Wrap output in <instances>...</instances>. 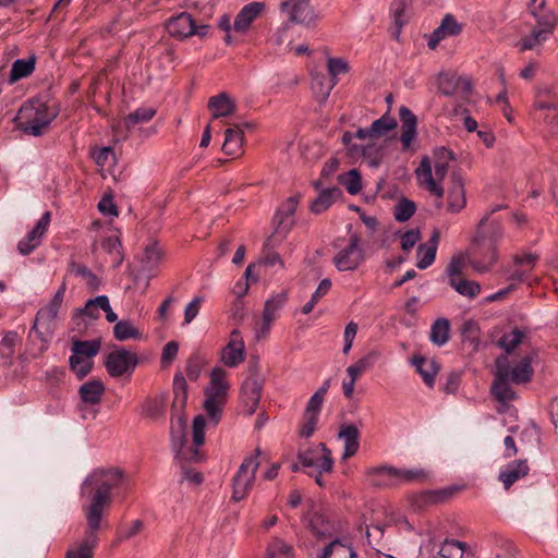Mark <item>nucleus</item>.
Returning a JSON list of instances; mask_svg holds the SVG:
<instances>
[{"label":"nucleus","instance_id":"nucleus-1","mask_svg":"<svg viewBox=\"0 0 558 558\" xmlns=\"http://www.w3.org/2000/svg\"><path fill=\"white\" fill-rule=\"evenodd\" d=\"M124 473L120 469H96L83 482L81 495L87 496L88 502L82 506L86 521L90 525H101L105 511L112 502V490L123 485Z\"/></svg>","mask_w":558,"mask_h":558},{"label":"nucleus","instance_id":"nucleus-2","mask_svg":"<svg viewBox=\"0 0 558 558\" xmlns=\"http://www.w3.org/2000/svg\"><path fill=\"white\" fill-rule=\"evenodd\" d=\"M531 15L534 22L526 24V32H522L520 38L513 44L519 52L536 51L538 53L558 26V14L546 5L545 0H541L538 5L531 8Z\"/></svg>","mask_w":558,"mask_h":558},{"label":"nucleus","instance_id":"nucleus-3","mask_svg":"<svg viewBox=\"0 0 558 558\" xmlns=\"http://www.w3.org/2000/svg\"><path fill=\"white\" fill-rule=\"evenodd\" d=\"M64 293L65 283H62L52 300L36 314L34 324L28 333L32 345H35L36 340L40 342V345L36 350H29V355L34 359L39 357L49 347L54 331V322L62 305Z\"/></svg>","mask_w":558,"mask_h":558},{"label":"nucleus","instance_id":"nucleus-4","mask_svg":"<svg viewBox=\"0 0 558 558\" xmlns=\"http://www.w3.org/2000/svg\"><path fill=\"white\" fill-rule=\"evenodd\" d=\"M56 117L57 111L53 108L43 101L31 100L20 108L16 120L23 132L39 136Z\"/></svg>","mask_w":558,"mask_h":558},{"label":"nucleus","instance_id":"nucleus-5","mask_svg":"<svg viewBox=\"0 0 558 558\" xmlns=\"http://www.w3.org/2000/svg\"><path fill=\"white\" fill-rule=\"evenodd\" d=\"M366 474L369 484L380 488L420 483L424 482L428 476L427 472L423 469H397L388 465L372 468Z\"/></svg>","mask_w":558,"mask_h":558},{"label":"nucleus","instance_id":"nucleus-6","mask_svg":"<svg viewBox=\"0 0 558 558\" xmlns=\"http://www.w3.org/2000/svg\"><path fill=\"white\" fill-rule=\"evenodd\" d=\"M226 375L225 369L220 367L213 368L209 385L205 389L204 409L214 425H217L220 421L229 389V384L225 379Z\"/></svg>","mask_w":558,"mask_h":558},{"label":"nucleus","instance_id":"nucleus-7","mask_svg":"<svg viewBox=\"0 0 558 558\" xmlns=\"http://www.w3.org/2000/svg\"><path fill=\"white\" fill-rule=\"evenodd\" d=\"M437 158L438 160L434 165V170L432 169L428 158H423L416 170V178L422 187L437 196L440 201L444 196V189L437 181L442 180L447 174L448 163L446 160L450 159L451 156L448 150L441 148L437 151Z\"/></svg>","mask_w":558,"mask_h":558},{"label":"nucleus","instance_id":"nucleus-8","mask_svg":"<svg viewBox=\"0 0 558 558\" xmlns=\"http://www.w3.org/2000/svg\"><path fill=\"white\" fill-rule=\"evenodd\" d=\"M260 449L255 450V454L246 457L241 463L238 472L232 480V499L240 501L244 499L251 490L255 481L256 471L260 464L258 456Z\"/></svg>","mask_w":558,"mask_h":558},{"label":"nucleus","instance_id":"nucleus-9","mask_svg":"<svg viewBox=\"0 0 558 558\" xmlns=\"http://www.w3.org/2000/svg\"><path fill=\"white\" fill-rule=\"evenodd\" d=\"M364 259L365 253L361 246V238L352 233L348 245L335 255L333 264L339 271H352L359 268Z\"/></svg>","mask_w":558,"mask_h":558},{"label":"nucleus","instance_id":"nucleus-10","mask_svg":"<svg viewBox=\"0 0 558 558\" xmlns=\"http://www.w3.org/2000/svg\"><path fill=\"white\" fill-rule=\"evenodd\" d=\"M166 27L169 35L178 39H184L193 35L205 37L209 31L208 25L203 24L196 26L192 15L186 12H182L177 16L171 17Z\"/></svg>","mask_w":558,"mask_h":558},{"label":"nucleus","instance_id":"nucleus-11","mask_svg":"<svg viewBox=\"0 0 558 558\" xmlns=\"http://www.w3.org/2000/svg\"><path fill=\"white\" fill-rule=\"evenodd\" d=\"M534 356V353L526 354L522 356L513 367H511L509 365L508 356L501 355L496 360V369L500 372V366H504L507 378H509L511 383L517 385L526 384L531 381L534 374V369L532 367Z\"/></svg>","mask_w":558,"mask_h":558},{"label":"nucleus","instance_id":"nucleus-12","mask_svg":"<svg viewBox=\"0 0 558 558\" xmlns=\"http://www.w3.org/2000/svg\"><path fill=\"white\" fill-rule=\"evenodd\" d=\"M138 363L137 355L124 348L110 352L105 361L107 372L112 377L131 374Z\"/></svg>","mask_w":558,"mask_h":558},{"label":"nucleus","instance_id":"nucleus-13","mask_svg":"<svg viewBox=\"0 0 558 558\" xmlns=\"http://www.w3.org/2000/svg\"><path fill=\"white\" fill-rule=\"evenodd\" d=\"M299 205L298 196H291L281 204L276 214L277 227L275 233L269 236L265 242V248H271L276 236L281 239L287 235L293 225L292 216L295 213Z\"/></svg>","mask_w":558,"mask_h":558},{"label":"nucleus","instance_id":"nucleus-14","mask_svg":"<svg viewBox=\"0 0 558 558\" xmlns=\"http://www.w3.org/2000/svg\"><path fill=\"white\" fill-rule=\"evenodd\" d=\"M280 10L289 14L290 22L304 26H311L317 20V14L311 2L286 0L280 3Z\"/></svg>","mask_w":558,"mask_h":558},{"label":"nucleus","instance_id":"nucleus-15","mask_svg":"<svg viewBox=\"0 0 558 558\" xmlns=\"http://www.w3.org/2000/svg\"><path fill=\"white\" fill-rule=\"evenodd\" d=\"M245 359V344L238 329H233L227 345L221 350L220 361L228 367H236Z\"/></svg>","mask_w":558,"mask_h":558},{"label":"nucleus","instance_id":"nucleus-16","mask_svg":"<svg viewBox=\"0 0 558 558\" xmlns=\"http://www.w3.org/2000/svg\"><path fill=\"white\" fill-rule=\"evenodd\" d=\"M51 220V214L46 211L36 226L17 244V251L22 255L31 254L41 242Z\"/></svg>","mask_w":558,"mask_h":558},{"label":"nucleus","instance_id":"nucleus-17","mask_svg":"<svg viewBox=\"0 0 558 558\" xmlns=\"http://www.w3.org/2000/svg\"><path fill=\"white\" fill-rule=\"evenodd\" d=\"M101 527L100 524L90 525V521H86V530L83 541L73 549H69L65 558H94V549L98 544L97 532Z\"/></svg>","mask_w":558,"mask_h":558},{"label":"nucleus","instance_id":"nucleus-18","mask_svg":"<svg viewBox=\"0 0 558 558\" xmlns=\"http://www.w3.org/2000/svg\"><path fill=\"white\" fill-rule=\"evenodd\" d=\"M462 29V23L458 22L452 14H446L439 26L430 34L427 46L434 50L441 40L460 35Z\"/></svg>","mask_w":558,"mask_h":558},{"label":"nucleus","instance_id":"nucleus-19","mask_svg":"<svg viewBox=\"0 0 558 558\" xmlns=\"http://www.w3.org/2000/svg\"><path fill=\"white\" fill-rule=\"evenodd\" d=\"M502 236V229L499 226V223L493 221L490 225V236H489V245L488 251L489 254L487 257L481 259V258H472L470 260L471 267L480 274L487 272L497 260V248H496V242L498 239Z\"/></svg>","mask_w":558,"mask_h":558},{"label":"nucleus","instance_id":"nucleus-20","mask_svg":"<svg viewBox=\"0 0 558 558\" xmlns=\"http://www.w3.org/2000/svg\"><path fill=\"white\" fill-rule=\"evenodd\" d=\"M252 124L244 122L242 124H232L225 132V142L222 150L229 156H240L242 154L244 143V130L251 129Z\"/></svg>","mask_w":558,"mask_h":558},{"label":"nucleus","instance_id":"nucleus-21","mask_svg":"<svg viewBox=\"0 0 558 558\" xmlns=\"http://www.w3.org/2000/svg\"><path fill=\"white\" fill-rule=\"evenodd\" d=\"M436 83L444 96H452L460 90L468 93L471 89L470 82L454 72H440Z\"/></svg>","mask_w":558,"mask_h":558},{"label":"nucleus","instance_id":"nucleus-22","mask_svg":"<svg viewBox=\"0 0 558 558\" xmlns=\"http://www.w3.org/2000/svg\"><path fill=\"white\" fill-rule=\"evenodd\" d=\"M529 471L526 460H514L500 470L498 480L502 483L504 488L508 490L517 481L526 476Z\"/></svg>","mask_w":558,"mask_h":558},{"label":"nucleus","instance_id":"nucleus-23","mask_svg":"<svg viewBox=\"0 0 558 558\" xmlns=\"http://www.w3.org/2000/svg\"><path fill=\"white\" fill-rule=\"evenodd\" d=\"M262 392V384L257 377L247 378L241 388V399L244 404L245 412L252 415L259 403Z\"/></svg>","mask_w":558,"mask_h":558},{"label":"nucleus","instance_id":"nucleus-24","mask_svg":"<svg viewBox=\"0 0 558 558\" xmlns=\"http://www.w3.org/2000/svg\"><path fill=\"white\" fill-rule=\"evenodd\" d=\"M264 9V2H251L244 5L234 19L233 31L244 34L250 28L252 22L257 19Z\"/></svg>","mask_w":558,"mask_h":558},{"label":"nucleus","instance_id":"nucleus-25","mask_svg":"<svg viewBox=\"0 0 558 558\" xmlns=\"http://www.w3.org/2000/svg\"><path fill=\"white\" fill-rule=\"evenodd\" d=\"M509 378H507L506 369L500 366V372L496 369L495 379L492 386V393L494 398L500 403H507L517 398L515 391L510 386Z\"/></svg>","mask_w":558,"mask_h":558},{"label":"nucleus","instance_id":"nucleus-26","mask_svg":"<svg viewBox=\"0 0 558 558\" xmlns=\"http://www.w3.org/2000/svg\"><path fill=\"white\" fill-rule=\"evenodd\" d=\"M399 117L402 123L400 141L402 148L407 150L416 136L417 120L414 113L404 106L399 109Z\"/></svg>","mask_w":558,"mask_h":558},{"label":"nucleus","instance_id":"nucleus-27","mask_svg":"<svg viewBox=\"0 0 558 558\" xmlns=\"http://www.w3.org/2000/svg\"><path fill=\"white\" fill-rule=\"evenodd\" d=\"M440 232L435 229L426 244H421L417 248L418 260L416 266L418 269L428 268L436 258V252L439 244Z\"/></svg>","mask_w":558,"mask_h":558},{"label":"nucleus","instance_id":"nucleus-28","mask_svg":"<svg viewBox=\"0 0 558 558\" xmlns=\"http://www.w3.org/2000/svg\"><path fill=\"white\" fill-rule=\"evenodd\" d=\"M288 293L286 291H281L277 294H274L269 298L264 305L263 311V327L262 330L267 332L270 328V325L276 319L277 313L283 307L287 302Z\"/></svg>","mask_w":558,"mask_h":558},{"label":"nucleus","instance_id":"nucleus-29","mask_svg":"<svg viewBox=\"0 0 558 558\" xmlns=\"http://www.w3.org/2000/svg\"><path fill=\"white\" fill-rule=\"evenodd\" d=\"M466 204L464 185L461 178L457 174L451 177V186L448 190L447 209L450 213H459Z\"/></svg>","mask_w":558,"mask_h":558},{"label":"nucleus","instance_id":"nucleus-30","mask_svg":"<svg viewBox=\"0 0 558 558\" xmlns=\"http://www.w3.org/2000/svg\"><path fill=\"white\" fill-rule=\"evenodd\" d=\"M412 364L416 372L421 375L426 386L432 388L435 384V377L439 372V364L437 361L434 359H426L421 355H415L412 359Z\"/></svg>","mask_w":558,"mask_h":558},{"label":"nucleus","instance_id":"nucleus-31","mask_svg":"<svg viewBox=\"0 0 558 558\" xmlns=\"http://www.w3.org/2000/svg\"><path fill=\"white\" fill-rule=\"evenodd\" d=\"M338 438L341 439L344 444L342 459H348L357 452L360 447V432L355 425H342L340 427Z\"/></svg>","mask_w":558,"mask_h":558},{"label":"nucleus","instance_id":"nucleus-32","mask_svg":"<svg viewBox=\"0 0 558 558\" xmlns=\"http://www.w3.org/2000/svg\"><path fill=\"white\" fill-rule=\"evenodd\" d=\"M207 106L214 119L229 117L236 108L234 101L226 93L210 97Z\"/></svg>","mask_w":558,"mask_h":558},{"label":"nucleus","instance_id":"nucleus-33","mask_svg":"<svg viewBox=\"0 0 558 558\" xmlns=\"http://www.w3.org/2000/svg\"><path fill=\"white\" fill-rule=\"evenodd\" d=\"M69 272L75 277H80L85 281L86 287L90 291L98 290L102 281L101 279L94 274L87 266L76 263L75 260L71 259L69 262Z\"/></svg>","mask_w":558,"mask_h":558},{"label":"nucleus","instance_id":"nucleus-34","mask_svg":"<svg viewBox=\"0 0 558 558\" xmlns=\"http://www.w3.org/2000/svg\"><path fill=\"white\" fill-rule=\"evenodd\" d=\"M342 196V191L339 187H329L323 190L317 198L311 204V211L314 214H322L327 210L335 202Z\"/></svg>","mask_w":558,"mask_h":558},{"label":"nucleus","instance_id":"nucleus-35","mask_svg":"<svg viewBox=\"0 0 558 558\" xmlns=\"http://www.w3.org/2000/svg\"><path fill=\"white\" fill-rule=\"evenodd\" d=\"M105 392V386L102 381L94 379L83 384L78 393L83 402L95 405L101 400Z\"/></svg>","mask_w":558,"mask_h":558},{"label":"nucleus","instance_id":"nucleus-36","mask_svg":"<svg viewBox=\"0 0 558 558\" xmlns=\"http://www.w3.org/2000/svg\"><path fill=\"white\" fill-rule=\"evenodd\" d=\"M335 86L336 84H333L331 81H328L324 73H312L311 88L317 101H319L320 104L327 100Z\"/></svg>","mask_w":558,"mask_h":558},{"label":"nucleus","instance_id":"nucleus-37","mask_svg":"<svg viewBox=\"0 0 558 558\" xmlns=\"http://www.w3.org/2000/svg\"><path fill=\"white\" fill-rule=\"evenodd\" d=\"M21 342V338L16 331H5L0 342V357L4 360V365L11 367L13 365L12 357L14 348Z\"/></svg>","mask_w":558,"mask_h":558},{"label":"nucleus","instance_id":"nucleus-38","mask_svg":"<svg viewBox=\"0 0 558 558\" xmlns=\"http://www.w3.org/2000/svg\"><path fill=\"white\" fill-rule=\"evenodd\" d=\"M35 70V58L31 57L28 59H17L13 62L10 76L9 84H14L21 78L29 76Z\"/></svg>","mask_w":558,"mask_h":558},{"label":"nucleus","instance_id":"nucleus-39","mask_svg":"<svg viewBox=\"0 0 558 558\" xmlns=\"http://www.w3.org/2000/svg\"><path fill=\"white\" fill-rule=\"evenodd\" d=\"M354 134L352 132H344L342 135V143L348 148L349 153L352 156L361 155L363 157H373V155H377L378 148L374 144L368 145H357L353 143Z\"/></svg>","mask_w":558,"mask_h":558},{"label":"nucleus","instance_id":"nucleus-40","mask_svg":"<svg viewBox=\"0 0 558 558\" xmlns=\"http://www.w3.org/2000/svg\"><path fill=\"white\" fill-rule=\"evenodd\" d=\"M449 286L460 295L469 299L476 298L481 292V286L478 282L463 278H453L449 280Z\"/></svg>","mask_w":558,"mask_h":558},{"label":"nucleus","instance_id":"nucleus-41","mask_svg":"<svg viewBox=\"0 0 558 558\" xmlns=\"http://www.w3.org/2000/svg\"><path fill=\"white\" fill-rule=\"evenodd\" d=\"M162 250L158 246L157 243L148 244L145 250L143 257L141 259L142 268L146 271H151L158 267L162 258Z\"/></svg>","mask_w":558,"mask_h":558},{"label":"nucleus","instance_id":"nucleus-42","mask_svg":"<svg viewBox=\"0 0 558 558\" xmlns=\"http://www.w3.org/2000/svg\"><path fill=\"white\" fill-rule=\"evenodd\" d=\"M450 323L446 318H438L432 325L429 340L438 345L442 347L449 340Z\"/></svg>","mask_w":558,"mask_h":558},{"label":"nucleus","instance_id":"nucleus-43","mask_svg":"<svg viewBox=\"0 0 558 558\" xmlns=\"http://www.w3.org/2000/svg\"><path fill=\"white\" fill-rule=\"evenodd\" d=\"M156 114V110L151 107H141L134 112L126 116L123 120V125L128 131H131L137 124L150 121Z\"/></svg>","mask_w":558,"mask_h":558},{"label":"nucleus","instance_id":"nucleus-44","mask_svg":"<svg viewBox=\"0 0 558 558\" xmlns=\"http://www.w3.org/2000/svg\"><path fill=\"white\" fill-rule=\"evenodd\" d=\"M171 442L172 449L175 451L177 456H182V451L186 442L184 417H179L177 423L172 425Z\"/></svg>","mask_w":558,"mask_h":558},{"label":"nucleus","instance_id":"nucleus-45","mask_svg":"<svg viewBox=\"0 0 558 558\" xmlns=\"http://www.w3.org/2000/svg\"><path fill=\"white\" fill-rule=\"evenodd\" d=\"M100 344L99 339L88 341L75 340L72 344V353L93 360L98 354Z\"/></svg>","mask_w":558,"mask_h":558},{"label":"nucleus","instance_id":"nucleus-46","mask_svg":"<svg viewBox=\"0 0 558 558\" xmlns=\"http://www.w3.org/2000/svg\"><path fill=\"white\" fill-rule=\"evenodd\" d=\"M465 550V543L446 539L434 558H462Z\"/></svg>","mask_w":558,"mask_h":558},{"label":"nucleus","instance_id":"nucleus-47","mask_svg":"<svg viewBox=\"0 0 558 558\" xmlns=\"http://www.w3.org/2000/svg\"><path fill=\"white\" fill-rule=\"evenodd\" d=\"M113 336L119 341L138 339L141 332L130 320H119L113 327Z\"/></svg>","mask_w":558,"mask_h":558},{"label":"nucleus","instance_id":"nucleus-48","mask_svg":"<svg viewBox=\"0 0 558 558\" xmlns=\"http://www.w3.org/2000/svg\"><path fill=\"white\" fill-rule=\"evenodd\" d=\"M70 369L76 375L78 379H83L87 376L94 365L93 360L76 355L72 353L69 360Z\"/></svg>","mask_w":558,"mask_h":558},{"label":"nucleus","instance_id":"nucleus-49","mask_svg":"<svg viewBox=\"0 0 558 558\" xmlns=\"http://www.w3.org/2000/svg\"><path fill=\"white\" fill-rule=\"evenodd\" d=\"M166 405L163 395L147 399L142 405V413L148 417L157 418L162 415Z\"/></svg>","mask_w":558,"mask_h":558},{"label":"nucleus","instance_id":"nucleus-50","mask_svg":"<svg viewBox=\"0 0 558 558\" xmlns=\"http://www.w3.org/2000/svg\"><path fill=\"white\" fill-rule=\"evenodd\" d=\"M396 119L386 113L379 119L375 120L369 128L373 137L377 138L386 135L389 131L396 129Z\"/></svg>","mask_w":558,"mask_h":558},{"label":"nucleus","instance_id":"nucleus-51","mask_svg":"<svg viewBox=\"0 0 558 558\" xmlns=\"http://www.w3.org/2000/svg\"><path fill=\"white\" fill-rule=\"evenodd\" d=\"M317 448H319V453L316 457V464H314V468L319 473L331 472L333 468L331 451L327 448V446L324 442H319L317 445Z\"/></svg>","mask_w":558,"mask_h":558},{"label":"nucleus","instance_id":"nucleus-52","mask_svg":"<svg viewBox=\"0 0 558 558\" xmlns=\"http://www.w3.org/2000/svg\"><path fill=\"white\" fill-rule=\"evenodd\" d=\"M524 332L518 328L512 329L510 332L502 335L498 344L506 351V355L510 354L523 340Z\"/></svg>","mask_w":558,"mask_h":558},{"label":"nucleus","instance_id":"nucleus-53","mask_svg":"<svg viewBox=\"0 0 558 558\" xmlns=\"http://www.w3.org/2000/svg\"><path fill=\"white\" fill-rule=\"evenodd\" d=\"M350 70L349 62L343 58L329 57L327 58V71L330 75V81L338 84V75L345 74Z\"/></svg>","mask_w":558,"mask_h":558},{"label":"nucleus","instance_id":"nucleus-54","mask_svg":"<svg viewBox=\"0 0 558 558\" xmlns=\"http://www.w3.org/2000/svg\"><path fill=\"white\" fill-rule=\"evenodd\" d=\"M415 203L403 197L396 204L393 216L397 221L405 222L415 214Z\"/></svg>","mask_w":558,"mask_h":558},{"label":"nucleus","instance_id":"nucleus-55","mask_svg":"<svg viewBox=\"0 0 558 558\" xmlns=\"http://www.w3.org/2000/svg\"><path fill=\"white\" fill-rule=\"evenodd\" d=\"M102 247L107 253L113 255L114 266H120L123 260V256L121 254L122 244L120 239L116 235L108 236L104 240Z\"/></svg>","mask_w":558,"mask_h":558},{"label":"nucleus","instance_id":"nucleus-56","mask_svg":"<svg viewBox=\"0 0 558 558\" xmlns=\"http://www.w3.org/2000/svg\"><path fill=\"white\" fill-rule=\"evenodd\" d=\"M173 386H174V400H173V408H181L183 409L185 407V401L187 399V389H186V383L183 376L175 375L173 379Z\"/></svg>","mask_w":558,"mask_h":558},{"label":"nucleus","instance_id":"nucleus-57","mask_svg":"<svg viewBox=\"0 0 558 558\" xmlns=\"http://www.w3.org/2000/svg\"><path fill=\"white\" fill-rule=\"evenodd\" d=\"M340 182L345 186L347 191L351 195H355L362 190L361 175L355 169H352L341 175Z\"/></svg>","mask_w":558,"mask_h":558},{"label":"nucleus","instance_id":"nucleus-58","mask_svg":"<svg viewBox=\"0 0 558 558\" xmlns=\"http://www.w3.org/2000/svg\"><path fill=\"white\" fill-rule=\"evenodd\" d=\"M375 353L363 356L354 364L347 368V374L353 379H357L366 369H368L374 362Z\"/></svg>","mask_w":558,"mask_h":558},{"label":"nucleus","instance_id":"nucleus-59","mask_svg":"<svg viewBox=\"0 0 558 558\" xmlns=\"http://www.w3.org/2000/svg\"><path fill=\"white\" fill-rule=\"evenodd\" d=\"M463 341H469L474 348L480 342V330L478 326L474 320H466L462 326Z\"/></svg>","mask_w":558,"mask_h":558},{"label":"nucleus","instance_id":"nucleus-60","mask_svg":"<svg viewBox=\"0 0 558 558\" xmlns=\"http://www.w3.org/2000/svg\"><path fill=\"white\" fill-rule=\"evenodd\" d=\"M292 551V547L282 539L276 538L268 546V555L271 558H289Z\"/></svg>","mask_w":558,"mask_h":558},{"label":"nucleus","instance_id":"nucleus-61","mask_svg":"<svg viewBox=\"0 0 558 558\" xmlns=\"http://www.w3.org/2000/svg\"><path fill=\"white\" fill-rule=\"evenodd\" d=\"M93 159L95 162L100 166L105 167L106 165L116 163L117 157L116 153L111 147H102L93 153Z\"/></svg>","mask_w":558,"mask_h":558},{"label":"nucleus","instance_id":"nucleus-62","mask_svg":"<svg viewBox=\"0 0 558 558\" xmlns=\"http://www.w3.org/2000/svg\"><path fill=\"white\" fill-rule=\"evenodd\" d=\"M464 265H465V260H464V256L462 254L452 256V258L450 259V262L446 268V275L448 276V281L453 278H460V275L462 274Z\"/></svg>","mask_w":558,"mask_h":558},{"label":"nucleus","instance_id":"nucleus-63","mask_svg":"<svg viewBox=\"0 0 558 558\" xmlns=\"http://www.w3.org/2000/svg\"><path fill=\"white\" fill-rule=\"evenodd\" d=\"M318 416L308 415L303 413V422L299 428V435L302 438H310L316 430Z\"/></svg>","mask_w":558,"mask_h":558},{"label":"nucleus","instance_id":"nucleus-64","mask_svg":"<svg viewBox=\"0 0 558 558\" xmlns=\"http://www.w3.org/2000/svg\"><path fill=\"white\" fill-rule=\"evenodd\" d=\"M206 418L197 415L193 421V442L196 447L202 446L205 440Z\"/></svg>","mask_w":558,"mask_h":558}]
</instances>
